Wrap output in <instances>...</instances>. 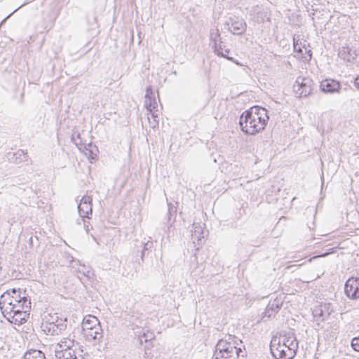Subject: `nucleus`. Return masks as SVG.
<instances>
[{"label":"nucleus","instance_id":"f257e3e1","mask_svg":"<svg viewBox=\"0 0 359 359\" xmlns=\"http://www.w3.org/2000/svg\"><path fill=\"white\" fill-rule=\"evenodd\" d=\"M268 121L266 109L254 106L241 115L239 125L245 133L255 135L264 129Z\"/></svg>","mask_w":359,"mask_h":359},{"label":"nucleus","instance_id":"f03ea898","mask_svg":"<svg viewBox=\"0 0 359 359\" xmlns=\"http://www.w3.org/2000/svg\"><path fill=\"white\" fill-rule=\"evenodd\" d=\"M215 355L216 359H245L246 351L241 340L229 335L219 340Z\"/></svg>","mask_w":359,"mask_h":359},{"label":"nucleus","instance_id":"7ed1b4c3","mask_svg":"<svg viewBox=\"0 0 359 359\" xmlns=\"http://www.w3.org/2000/svg\"><path fill=\"white\" fill-rule=\"evenodd\" d=\"M75 341L70 337H62L53 345L56 359H86L74 348Z\"/></svg>","mask_w":359,"mask_h":359},{"label":"nucleus","instance_id":"20e7f679","mask_svg":"<svg viewBox=\"0 0 359 359\" xmlns=\"http://www.w3.org/2000/svg\"><path fill=\"white\" fill-rule=\"evenodd\" d=\"M20 299L17 295L11 294V291L8 290L1 295L0 297V309L3 315L11 316L13 312L19 311L22 309L20 304Z\"/></svg>","mask_w":359,"mask_h":359},{"label":"nucleus","instance_id":"39448f33","mask_svg":"<svg viewBox=\"0 0 359 359\" xmlns=\"http://www.w3.org/2000/svg\"><path fill=\"white\" fill-rule=\"evenodd\" d=\"M270 350L272 355L276 359H293L296 355L285 346L281 344L280 338L273 339L271 341Z\"/></svg>","mask_w":359,"mask_h":359},{"label":"nucleus","instance_id":"423d86ee","mask_svg":"<svg viewBox=\"0 0 359 359\" xmlns=\"http://www.w3.org/2000/svg\"><path fill=\"white\" fill-rule=\"evenodd\" d=\"M313 80L309 77H297L293 84V91L298 97H307L313 90Z\"/></svg>","mask_w":359,"mask_h":359},{"label":"nucleus","instance_id":"0eeeda50","mask_svg":"<svg viewBox=\"0 0 359 359\" xmlns=\"http://www.w3.org/2000/svg\"><path fill=\"white\" fill-rule=\"evenodd\" d=\"M43 331L47 335H58L67 328V318L55 319V321L44 322L41 325Z\"/></svg>","mask_w":359,"mask_h":359},{"label":"nucleus","instance_id":"6e6552de","mask_svg":"<svg viewBox=\"0 0 359 359\" xmlns=\"http://www.w3.org/2000/svg\"><path fill=\"white\" fill-rule=\"evenodd\" d=\"M228 30L234 35H241L247 29L245 21L239 17H230L226 22Z\"/></svg>","mask_w":359,"mask_h":359},{"label":"nucleus","instance_id":"1a4fd4ad","mask_svg":"<svg viewBox=\"0 0 359 359\" xmlns=\"http://www.w3.org/2000/svg\"><path fill=\"white\" fill-rule=\"evenodd\" d=\"M344 292L349 299H358L359 298V278H348L344 285Z\"/></svg>","mask_w":359,"mask_h":359},{"label":"nucleus","instance_id":"9d476101","mask_svg":"<svg viewBox=\"0 0 359 359\" xmlns=\"http://www.w3.org/2000/svg\"><path fill=\"white\" fill-rule=\"evenodd\" d=\"M84 336L88 341H94L95 343H99L103 337V331L100 325L88 327V325L83 326Z\"/></svg>","mask_w":359,"mask_h":359},{"label":"nucleus","instance_id":"9b49d317","mask_svg":"<svg viewBox=\"0 0 359 359\" xmlns=\"http://www.w3.org/2000/svg\"><path fill=\"white\" fill-rule=\"evenodd\" d=\"M283 303L281 297H276L274 299H271L263 313V318L269 319L274 317L276 314L280 311Z\"/></svg>","mask_w":359,"mask_h":359},{"label":"nucleus","instance_id":"f8f14e48","mask_svg":"<svg viewBox=\"0 0 359 359\" xmlns=\"http://www.w3.org/2000/svg\"><path fill=\"white\" fill-rule=\"evenodd\" d=\"M332 310L330 309V305L327 304H321L320 305L316 306L313 310V316L315 320L319 324L320 322H323L326 320Z\"/></svg>","mask_w":359,"mask_h":359},{"label":"nucleus","instance_id":"ddd939ff","mask_svg":"<svg viewBox=\"0 0 359 359\" xmlns=\"http://www.w3.org/2000/svg\"><path fill=\"white\" fill-rule=\"evenodd\" d=\"M78 210L81 217H88V215L92 213L91 196H83L81 198L80 203L78 205Z\"/></svg>","mask_w":359,"mask_h":359},{"label":"nucleus","instance_id":"4468645a","mask_svg":"<svg viewBox=\"0 0 359 359\" xmlns=\"http://www.w3.org/2000/svg\"><path fill=\"white\" fill-rule=\"evenodd\" d=\"M320 90L325 93H339L341 84L334 79H325L320 82Z\"/></svg>","mask_w":359,"mask_h":359},{"label":"nucleus","instance_id":"2eb2a0df","mask_svg":"<svg viewBox=\"0 0 359 359\" xmlns=\"http://www.w3.org/2000/svg\"><path fill=\"white\" fill-rule=\"evenodd\" d=\"M204 224L201 222H194L191 229V237L194 243L197 241V244L201 245L202 238H204L205 232L204 231Z\"/></svg>","mask_w":359,"mask_h":359},{"label":"nucleus","instance_id":"dca6fc26","mask_svg":"<svg viewBox=\"0 0 359 359\" xmlns=\"http://www.w3.org/2000/svg\"><path fill=\"white\" fill-rule=\"evenodd\" d=\"M339 57L347 62H353L358 55L357 50H352L348 46H342L339 50Z\"/></svg>","mask_w":359,"mask_h":359},{"label":"nucleus","instance_id":"f3484780","mask_svg":"<svg viewBox=\"0 0 359 359\" xmlns=\"http://www.w3.org/2000/svg\"><path fill=\"white\" fill-rule=\"evenodd\" d=\"M280 343L291 351L297 353L299 347L298 341L293 334L283 336L282 339L280 338Z\"/></svg>","mask_w":359,"mask_h":359},{"label":"nucleus","instance_id":"a211bd4d","mask_svg":"<svg viewBox=\"0 0 359 359\" xmlns=\"http://www.w3.org/2000/svg\"><path fill=\"white\" fill-rule=\"evenodd\" d=\"M26 311L20 309L19 311L13 312L11 313V316L8 315H4L11 323H14L15 325H21L26 322V316H27Z\"/></svg>","mask_w":359,"mask_h":359},{"label":"nucleus","instance_id":"6ab92c4d","mask_svg":"<svg viewBox=\"0 0 359 359\" xmlns=\"http://www.w3.org/2000/svg\"><path fill=\"white\" fill-rule=\"evenodd\" d=\"M261 10L262 8L258 5L252 7L249 10L250 15L252 16L253 20L258 23L263 22L265 18H266V14L263 13Z\"/></svg>","mask_w":359,"mask_h":359},{"label":"nucleus","instance_id":"aec40b11","mask_svg":"<svg viewBox=\"0 0 359 359\" xmlns=\"http://www.w3.org/2000/svg\"><path fill=\"white\" fill-rule=\"evenodd\" d=\"M11 293L15 295H17L18 299H20V301L19 302L21 304L20 307L22 308V310L29 311V309L30 308V304H31L30 301L28 300L26 297L21 296V294H20L21 292L20 291L16 290L15 289H13L11 290Z\"/></svg>","mask_w":359,"mask_h":359},{"label":"nucleus","instance_id":"412c9836","mask_svg":"<svg viewBox=\"0 0 359 359\" xmlns=\"http://www.w3.org/2000/svg\"><path fill=\"white\" fill-rule=\"evenodd\" d=\"M24 359H46V357L42 351L36 349H31L25 353Z\"/></svg>","mask_w":359,"mask_h":359},{"label":"nucleus","instance_id":"4be33fe9","mask_svg":"<svg viewBox=\"0 0 359 359\" xmlns=\"http://www.w3.org/2000/svg\"><path fill=\"white\" fill-rule=\"evenodd\" d=\"M212 47L214 48V52L219 56L223 57L224 58H226L227 60L233 62V58L232 57H229L224 53V50L226 48V46L223 44V41H220L219 43H217V44L212 45Z\"/></svg>","mask_w":359,"mask_h":359},{"label":"nucleus","instance_id":"5701e85b","mask_svg":"<svg viewBox=\"0 0 359 359\" xmlns=\"http://www.w3.org/2000/svg\"><path fill=\"white\" fill-rule=\"evenodd\" d=\"M13 161L18 164L22 162H27L29 160V156L23 150H18L13 155Z\"/></svg>","mask_w":359,"mask_h":359},{"label":"nucleus","instance_id":"b1692460","mask_svg":"<svg viewBox=\"0 0 359 359\" xmlns=\"http://www.w3.org/2000/svg\"><path fill=\"white\" fill-rule=\"evenodd\" d=\"M86 324L88 325V327H94L95 326L100 325V322L96 317L93 316H88L84 318L83 323H82V327L86 325Z\"/></svg>","mask_w":359,"mask_h":359},{"label":"nucleus","instance_id":"393cba45","mask_svg":"<svg viewBox=\"0 0 359 359\" xmlns=\"http://www.w3.org/2000/svg\"><path fill=\"white\" fill-rule=\"evenodd\" d=\"M210 41L212 45L217 44L222 41L220 32L218 28L213 29L210 31Z\"/></svg>","mask_w":359,"mask_h":359},{"label":"nucleus","instance_id":"a878e982","mask_svg":"<svg viewBox=\"0 0 359 359\" xmlns=\"http://www.w3.org/2000/svg\"><path fill=\"white\" fill-rule=\"evenodd\" d=\"M144 106L149 112H151L157 107V102L154 97L144 100Z\"/></svg>","mask_w":359,"mask_h":359},{"label":"nucleus","instance_id":"bb28decb","mask_svg":"<svg viewBox=\"0 0 359 359\" xmlns=\"http://www.w3.org/2000/svg\"><path fill=\"white\" fill-rule=\"evenodd\" d=\"M149 113L151 114V117L152 118V121H151V118L149 116H148L149 125L152 128H156L158 126V123H159V121L158 118V114H156L154 111H152L151 112H149Z\"/></svg>","mask_w":359,"mask_h":359},{"label":"nucleus","instance_id":"cd10ccee","mask_svg":"<svg viewBox=\"0 0 359 359\" xmlns=\"http://www.w3.org/2000/svg\"><path fill=\"white\" fill-rule=\"evenodd\" d=\"M79 272L88 278H90L93 274L90 269L88 266H86L84 264L81 266V269L79 270Z\"/></svg>","mask_w":359,"mask_h":359},{"label":"nucleus","instance_id":"c85d7f7f","mask_svg":"<svg viewBox=\"0 0 359 359\" xmlns=\"http://www.w3.org/2000/svg\"><path fill=\"white\" fill-rule=\"evenodd\" d=\"M351 346L355 351H359V336L352 339Z\"/></svg>","mask_w":359,"mask_h":359},{"label":"nucleus","instance_id":"c756f323","mask_svg":"<svg viewBox=\"0 0 359 359\" xmlns=\"http://www.w3.org/2000/svg\"><path fill=\"white\" fill-rule=\"evenodd\" d=\"M152 247H153V242L151 241H148L146 243H144V248L142 252V256H141L142 259H143V257L144 255V251L151 248Z\"/></svg>","mask_w":359,"mask_h":359},{"label":"nucleus","instance_id":"7c9ffc66","mask_svg":"<svg viewBox=\"0 0 359 359\" xmlns=\"http://www.w3.org/2000/svg\"><path fill=\"white\" fill-rule=\"evenodd\" d=\"M294 50L296 52H299V53H303V50L301 46V44H299L298 43V41L296 39L295 37H294Z\"/></svg>","mask_w":359,"mask_h":359},{"label":"nucleus","instance_id":"2f4dec72","mask_svg":"<svg viewBox=\"0 0 359 359\" xmlns=\"http://www.w3.org/2000/svg\"><path fill=\"white\" fill-rule=\"evenodd\" d=\"M151 97H154V93L152 91V88L151 86H148L146 89V94H145V100L150 99Z\"/></svg>","mask_w":359,"mask_h":359},{"label":"nucleus","instance_id":"473e14b6","mask_svg":"<svg viewBox=\"0 0 359 359\" xmlns=\"http://www.w3.org/2000/svg\"><path fill=\"white\" fill-rule=\"evenodd\" d=\"M45 322H51L52 320L53 321H55V319H62V318H59L57 316H53L51 314H48V316H46L45 317Z\"/></svg>","mask_w":359,"mask_h":359},{"label":"nucleus","instance_id":"72a5a7b5","mask_svg":"<svg viewBox=\"0 0 359 359\" xmlns=\"http://www.w3.org/2000/svg\"><path fill=\"white\" fill-rule=\"evenodd\" d=\"M143 339L145 342L151 339V334L148 336L147 334L144 333L142 336L140 337V344H142Z\"/></svg>","mask_w":359,"mask_h":359},{"label":"nucleus","instance_id":"f704fd0d","mask_svg":"<svg viewBox=\"0 0 359 359\" xmlns=\"http://www.w3.org/2000/svg\"><path fill=\"white\" fill-rule=\"evenodd\" d=\"M354 85L359 90V75L355 79Z\"/></svg>","mask_w":359,"mask_h":359},{"label":"nucleus","instance_id":"c9c22d12","mask_svg":"<svg viewBox=\"0 0 359 359\" xmlns=\"http://www.w3.org/2000/svg\"><path fill=\"white\" fill-rule=\"evenodd\" d=\"M84 229L87 233H88V231H90V224H89V223L87 224L85 220H84Z\"/></svg>","mask_w":359,"mask_h":359},{"label":"nucleus","instance_id":"e433bc0d","mask_svg":"<svg viewBox=\"0 0 359 359\" xmlns=\"http://www.w3.org/2000/svg\"><path fill=\"white\" fill-rule=\"evenodd\" d=\"M303 48L305 49V52H307V49L304 46ZM308 53H309V59H311V51L310 50H308Z\"/></svg>","mask_w":359,"mask_h":359},{"label":"nucleus","instance_id":"4c0bfd02","mask_svg":"<svg viewBox=\"0 0 359 359\" xmlns=\"http://www.w3.org/2000/svg\"><path fill=\"white\" fill-rule=\"evenodd\" d=\"M223 51H224V53L225 54H226V55H228V54H229V52H230V50H229V48H224V50Z\"/></svg>","mask_w":359,"mask_h":359},{"label":"nucleus","instance_id":"58836bf2","mask_svg":"<svg viewBox=\"0 0 359 359\" xmlns=\"http://www.w3.org/2000/svg\"><path fill=\"white\" fill-rule=\"evenodd\" d=\"M89 154L91 155L93 154V151L91 149H89Z\"/></svg>","mask_w":359,"mask_h":359},{"label":"nucleus","instance_id":"ea45409f","mask_svg":"<svg viewBox=\"0 0 359 359\" xmlns=\"http://www.w3.org/2000/svg\"><path fill=\"white\" fill-rule=\"evenodd\" d=\"M327 255V253H325V254H323L322 255H320L321 257H324Z\"/></svg>","mask_w":359,"mask_h":359}]
</instances>
